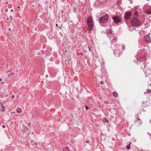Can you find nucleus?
<instances>
[{
    "instance_id": "obj_1",
    "label": "nucleus",
    "mask_w": 151,
    "mask_h": 151,
    "mask_svg": "<svg viewBox=\"0 0 151 151\" xmlns=\"http://www.w3.org/2000/svg\"><path fill=\"white\" fill-rule=\"evenodd\" d=\"M87 23L89 30L91 31L93 27V22L92 17H89L87 18Z\"/></svg>"
},
{
    "instance_id": "obj_2",
    "label": "nucleus",
    "mask_w": 151,
    "mask_h": 151,
    "mask_svg": "<svg viewBox=\"0 0 151 151\" xmlns=\"http://www.w3.org/2000/svg\"><path fill=\"white\" fill-rule=\"evenodd\" d=\"M130 22L132 25L134 26L139 27L141 24L140 21L136 17L131 19Z\"/></svg>"
},
{
    "instance_id": "obj_3",
    "label": "nucleus",
    "mask_w": 151,
    "mask_h": 151,
    "mask_svg": "<svg viewBox=\"0 0 151 151\" xmlns=\"http://www.w3.org/2000/svg\"><path fill=\"white\" fill-rule=\"evenodd\" d=\"M109 18L108 15L107 14L101 17L99 19V22L101 23H104L106 22Z\"/></svg>"
},
{
    "instance_id": "obj_4",
    "label": "nucleus",
    "mask_w": 151,
    "mask_h": 151,
    "mask_svg": "<svg viewBox=\"0 0 151 151\" xmlns=\"http://www.w3.org/2000/svg\"><path fill=\"white\" fill-rule=\"evenodd\" d=\"M132 12L130 11H126L124 14V19L126 20L129 19L132 16Z\"/></svg>"
},
{
    "instance_id": "obj_5",
    "label": "nucleus",
    "mask_w": 151,
    "mask_h": 151,
    "mask_svg": "<svg viewBox=\"0 0 151 151\" xmlns=\"http://www.w3.org/2000/svg\"><path fill=\"white\" fill-rule=\"evenodd\" d=\"M112 19L113 20L115 24H118L121 21V19L117 15L114 16L112 18Z\"/></svg>"
},
{
    "instance_id": "obj_6",
    "label": "nucleus",
    "mask_w": 151,
    "mask_h": 151,
    "mask_svg": "<svg viewBox=\"0 0 151 151\" xmlns=\"http://www.w3.org/2000/svg\"><path fill=\"white\" fill-rule=\"evenodd\" d=\"M137 64H139L141 69L142 70H145V69L147 67V64L143 62H140L139 64L137 63Z\"/></svg>"
},
{
    "instance_id": "obj_7",
    "label": "nucleus",
    "mask_w": 151,
    "mask_h": 151,
    "mask_svg": "<svg viewBox=\"0 0 151 151\" xmlns=\"http://www.w3.org/2000/svg\"><path fill=\"white\" fill-rule=\"evenodd\" d=\"M144 71L146 76H151V69L148 68L145 69V70H144Z\"/></svg>"
},
{
    "instance_id": "obj_8",
    "label": "nucleus",
    "mask_w": 151,
    "mask_h": 151,
    "mask_svg": "<svg viewBox=\"0 0 151 151\" xmlns=\"http://www.w3.org/2000/svg\"><path fill=\"white\" fill-rule=\"evenodd\" d=\"M49 72L50 73V75L52 77H55L56 76V74L55 70L52 69H51L50 70Z\"/></svg>"
},
{
    "instance_id": "obj_9",
    "label": "nucleus",
    "mask_w": 151,
    "mask_h": 151,
    "mask_svg": "<svg viewBox=\"0 0 151 151\" xmlns=\"http://www.w3.org/2000/svg\"><path fill=\"white\" fill-rule=\"evenodd\" d=\"M150 34L149 33L147 35H145L144 37L145 40L147 42H149L150 41Z\"/></svg>"
},
{
    "instance_id": "obj_10",
    "label": "nucleus",
    "mask_w": 151,
    "mask_h": 151,
    "mask_svg": "<svg viewBox=\"0 0 151 151\" xmlns=\"http://www.w3.org/2000/svg\"><path fill=\"white\" fill-rule=\"evenodd\" d=\"M119 50H114V55L116 57H118L119 56V55L118 53Z\"/></svg>"
},
{
    "instance_id": "obj_11",
    "label": "nucleus",
    "mask_w": 151,
    "mask_h": 151,
    "mask_svg": "<svg viewBox=\"0 0 151 151\" xmlns=\"http://www.w3.org/2000/svg\"><path fill=\"white\" fill-rule=\"evenodd\" d=\"M9 72H10V74H9L8 75V76L9 78L11 77L12 76H13L14 75L15 73L14 72H12V71H10V70H9L7 71L6 72V73L7 74Z\"/></svg>"
},
{
    "instance_id": "obj_12",
    "label": "nucleus",
    "mask_w": 151,
    "mask_h": 151,
    "mask_svg": "<svg viewBox=\"0 0 151 151\" xmlns=\"http://www.w3.org/2000/svg\"><path fill=\"white\" fill-rule=\"evenodd\" d=\"M102 121L104 123H106L107 124L109 123V120L107 119H106L105 117H104L102 119Z\"/></svg>"
},
{
    "instance_id": "obj_13",
    "label": "nucleus",
    "mask_w": 151,
    "mask_h": 151,
    "mask_svg": "<svg viewBox=\"0 0 151 151\" xmlns=\"http://www.w3.org/2000/svg\"><path fill=\"white\" fill-rule=\"evenodd\" d=\"M106 34H108L110 35L112 34V30L111 29H109L107 30L106 31Z\"/></svg>"
},
{
    "instance_id": "obj_14",
    "label": "nucleus",
    "mask_w": 151,
    "mask_h": 151,
    "mask_svg": "<svg viewBox=\"0 0 151 151\" xmlns=\"http://www.w3.org/2000/svg\"><path fill=\"white\" fill-rule=\"evenodd\" d=\"M17 112L20 113L22 112L21 109L19 107H18L16 110Z\"/></svg>"
},
{
    "instance_id": "obj_15",
    "label": "nucleus",
    "mask_w": 151,
    "mask_h": 151,
    "mask_svg": "<svg viewBox=\"0 0 151 151\" xmlns=\"http://www.w3.org/2000/svg\"><path fill=\"white\" fill-rule=\"evenodd\" d=\"M141 58L142 59L145 60L147 59V56L145 54H142Z\"/></svg>"
},
{
    "instance_id": "obj_16",
    "label": "nucleus",
    "mask_w": 151,
    "mask_h": 151,
    "mask_svg": "<svg viewBox=\"0 0 151 151\" xmlns=\"http://www.w3.org/2000/svg\"><path fill=\"white\" fill-rule=\"evenodd\" d=\"M113 96L115 98H116L118 96L117 93L116 92H114L113 93Z\"/></svg>"
},
{
    "instance_id": "obj_17",
    "label": "nucleus",
    "mask_w": 151,
    "mask_h": 151,
    "mask_svg": "<svg viewBox=\"0 0 151 151\" xmlns=\"http://www.w3.org/2000/svg\"><path fill=\"white\" fill-rule=\"evenodd\" d=\"M63 151H69L70 150L68 147H66L65 148H63Z\"/></svg>"
},
{
    "instance_id": "obj_18",
    "label": "nucleus",
    "mask_w": 151,
    "mask_h": 151,
    "mask_svg": "<svg viewBox=\"0 0 151 151\" xmlns=\"http://www.w3.org/2000/svg\"><path fill=\"white\" fill-rule=\"evenodd\" d=\"M147 13L149 14H151V9H148L147 11Z\"/></svg>"
},
{
    "instance_id": "obj_19",
    "label": "nucleus",
    "mask_w": 151,
    "mask_h": 151,
    "mask_svg": "<svg viewBox=\"0 0 151 151\" xmlns=\"http://www.w3.org/2000/svg\"><path fill=\"white\" fill-rule=\"evenodd\" d=\"M1 106L2 107V109L1 110V111H5V106H3L2 105V104H1Z\"/></svg>"
},
{
    "instance_id": "obj_20",
    "label": "nucleus",
    "mask_w": 151,
    "mask_h": 151,
    "mask_svg": "<svg viewBox=\"0 0 151 151\" xmlns=\"http://www.w3.org/2000/svg\"><path fill=\"white\" fill-rule=\"evenodd\" d=\"M134 15L136 16H137L139 15L138 12L137 11H135L134 13Z\"/></svg>"
},
{
    "instance_id": "obj_21",
    "label": "nucleus",
    "mask_w": 151,
    "mask_h": 151,
    "mask_svg": "<svg viewBox=\"0 0 151 151\" xmlns=\"http://www.w3.org/2000/svg\"><path fill=\"white\" fill-rule=\"evenodd\" d=\"M126 148L127 150H129L130 148V145L129 144L126 146Z\"/></svg>"
},
{
    "instance_id": "obj_22",
    "label": "nucleus",
    "mask_w": 151,
    "mask_h": 151,
    "mask_svg": "<svg viewBox=\"0 0 151 151\" xmlns=\"http://www.w3.org/2000/svg\"><path fill=\"white\" fill-rule=\"evenodd\" d=\"M85 107L86 109V110H87L88 109V108L87 105H86L85 106Z\"/></svg>"
},
{
    "instance_id": "obj_23",
    "label": "nucleus",
    "mask_w": 151,
    "mask_h": 151,
    "mask_svg": "<svg viewBox=\"0 0 151 151\" xmlns=\"http://www.w3.org/2000/svg\"><path fill=\"white\" fill-rule=\"evenodd\" d=\"M147 92L148 93H151V89H148Z\"/></svg>"
},
{
    "instance_id": "obj_24",
    "label": "nucleus",
    "mask_w": 151,
    "mask_h": 151,
    "mask_svg": "<svg viewBox=\"0 0 151 151\" xmlns=\"http://www.w3.org/2000/svg\"><path fill=\"white\" fill-rule=\"evenodd\" d=\"M100 83L101 84L103 85L104 84V81H101L100 82Z\"/></svg>"
},
{
    "instance_id": "obj_25",
    "label": "nucleus",
    "mask_w": 151,
    "mask_h": 151,
    "mask_svg": "<svg viewBox=\"0 0 151 151\" xmlns=\"http://www.w3.org/2000/svg\"><path fill=\"white\" fill-rule=\"evenodd\" d=\"M50 61H53V58H51L50 59Z\"/></svg>"
},
{
    "instance_id": "obj_26",
    "label": "nucleus",
    "mask_w": 151,
    "mask_h": 151,
    "mask_svg": "<svg viewBox=\"0 0 151 151\" xmlns=\"http://www.w3.org/2000/svg\"><path fill=\"white\" fill-rule=\"evenodd\" d=\"M2 127L3 128H5L6 127L4 125H2Z\"/></svg>"
},
{
    "instance_id": "obj_27",
    "label": "nucleus",
    "mask_w": 151,
    "mask_h": 151,
    "mask_svg": "<svg viewBox=\"0 0 151 151\" xmlns=\"http://www.w3.org/2000/svg\"><path fill=\"white\" fill-rule=\"evenodd\" d=\"M137 118L138 119V118H139V116L138 115V114H137V115L136 116Z\"/></svg>"
},
{
    "instance_id": "obj_28",
    "label": "nucleus",
    "mask_w": 151,
    "mask_h": 151,
    "mask_svg": "<svg viewBox=\"0 0 151 151\" xmlns=\"http://www.w3.org/2000/svg\"><path fill=\"white\" fill-rule=\"evenodd\" d=\"M116 39L115 38H114L112 39V41H116Z\"/></svg>"
},
{
    "instance_id": "obj_29",
    "label": "nucleus",
    "mask_w": 151,
    "mask_h": 151,
    "mask_svg": "<svg viewBox=\"0 0 151 151\" xmlns=\"http://www.w3.org/2000/svg\"><path fill=\"white\" fill-rule=\"evenodd\" d=\"M28 126H30V125H31V123L29 122L28 124Z\"/></svg>"
},
{
    "instance_id": "obj_30",
    "label": "nucleus",
    "mask_w": 151,
    "mask_h": 151,
    "mask_svg": "<svg viewBox=\"0 0 151 151\" xmlns=\"http://www.w3.org/2000/svg\"><path fill=\"white\" fill-rule=\"evenodd\" d=\"M142 123L141 122H139L138 123V125L139 126L141 125Z\"/></svg>"
},
{
    "instance_id": "obj_31",
    "label": "nucleus",
    "mask_w": 151,
    "mask_h": 151,
    "mask_svg": "<svg viewBox=\"0 0 151 151\" xmlns=\"http://www.w3.org/2000/svg\"><path fill=\"white\" fill-rule=\"evenodd\" d=\"M9 17H10V18L11 19V20H12V16L10 15L9 16Z\"/></svg>"
},
{
    "instance_id": "obj_32",
    "label": "nucleus",
    "mask_w": 151,
    "mask_h": 151,
    "mask_svg": "<svg viewBox=\"0 0 151 151\" xmlns=\"http://www.w3.org/2000/svg\"><path fill=\"white\" fill-rule=\"evenodd\" d=\"M86 142L87 143H90V141H88V140L86 141Z\"/></svg>"
},
{
    "instance_id": "obj_33",
    "label": "nucleus",
    "mask_w": 151,
    "mask_h": 151,
    "mask_svg": "<svg viewBox=\"0 0 151 151\" xmlns=\"http://www.w3.org/2000/svg\"><path fill=\"white\" fill-rule=\"evenodd\" d=\"M88 49H89V51H90V52H91V49L90 47H88Z\"/></svg>"
},
{
    "instance_id": "obj_34",
    "label": "nucleus",
    "mask_w": 151,
    "mask_h": 151,
    "mask_svg": "<svg viewBox=\"0 0 151 151\" xmlns=\"http://www.w3.org/2000/svg\"><path fill=\"white\" fill-rule=\"evenodd\" d=\"M14 96H12V99H14Z\"/></svg>"
},
{
    "instance_id": "obj_35",
    "label": "nucleus",
    "mask_w": 151,
    "mask_h": 151,
    "mask_svg": "<svg viewBox=\"0 0 151 151\" xmlns=\"http://www.w3.org/2000/svg\"><path fill=\"white\" fill-rule=\"evenodd\" d=\"M119 125H120V124H117V126H119Z\"/></svg>"
},
{
    "instance_id": "obj_36",
    "label": "nucleus",
    "mask_w": 151,
    "mask_h": 151,
    "mask_svg": "<svg viewBox=\"0 0 151 151\" xmlns=\"http://www.w3.org/2000/svg\"><path fill=\"white\" fill-rule=\"evenodd\" d=\"M8 30H9V31H10L11 30V29L10 28H9L8 29Z\"/></svg>"
},
{
    "instance_id": "obj_37",
    "label": "nucleus",
    "mask_w": 151,
    "mask_h": 151,
    "mask_svg": "<svg viewBox=\"0 0 151 151\" xmlns=\"http://www.w3.org/2000/svg\"><path fill=\"white\" fill-rule=\"evenodd\" d=\"M137 120L141 121L140 119L139 118Z\"/></svg>"
},
{
    "instance_id": "obj_38",
    "label": "nucleus",
    "mask_w": 151,
    "mask_h": 151,
    "mask_svg": "<svg viewBox=\"0 0 151 151\" xmlns=\"http://www.w3.org/2000/svg\"><path fill=\"white\" fill-rule=\"evenodd\" d=\"M137 122H138V121H135V123H137Z\"/></svg>"
},
{
    "instance_id": "obj_39",
    "label": "nucleus",
    "mask_w": 151,
    "mask_h": 151,
    "mask_svg": "<svg viewBox=\"0 0 151 151\" xmlns=\"http://www.w3.org/2000/svg\"><path fill=\"white\" fill-rule=\"evenodd\" d=\"M11 11L12 12H13L14 11V10L13 9H12V10H11Z\"/></svg>"
},
{
    "instance_id": "obj_40",
    "label": "nucleus",
    "mask_w": 151,
    "mask_h": 151,
    "mask_svg": "<svg viewBox=\"0 0 151 151\" xmlns=\"http://www.w3.org/2000/svg\"><path fill=\"white\" fill-rule=\"evenodd\" d=\"M61 27H60H60H59V28H60V29H61Z\"/></svg>"
},
{
    "instance_id": "obj_41",
    "label": "nucleus",
    "mask_w": 151,
    "mask_h": 151,
    "mask_svg": "<svg viewBox=\"0 0 151 151\" xmlns=\"http://www.w3.org/2000/svg\"><path fill=\"white\" fill-rule=\"evenodd\" d=\"M2 80V79L1 78H0V81H1Z\"/></svg>"
},
{
    "instance_id": "obj_42",
    "label": "nucleus",
    "mask_w": 151,
    "mask_h": 151,
    "mask_svg": "<svg viewBox=\"0 0 151 151\" xmlns=\"http://www.w3.org/2000/svg\"><path fill=\"white\" fill-rule=\"evenodd\" d=\"M15 113V112H12V113H11V114H12V113Z\"/></svg>"
},
{
    "instance_id": "obj_43",
    "label": "nucleus",
    "mask_w": 151,
    "mask_h": 151,
    "mask_svg": "<svg viewBox=\"0 0 151 151\" xmlns=\"http://www.w3.org/2000/svg\"><path fill=\"white\" fill-rule=\"evenodd\" d=\"M150 123L151 124V119L150 120Z\"/></svg>"
},
{
    "instance_id": "obj_44",
    "label": "nucleus",
    "mask_w": 151,
    "mask_h": 151,
    "mask_svg": "<svg viewBox=\"0 0 151 151\" xmlns=\"http://www.w3.org/2000/svg\"><path fill=\"white\" fill-rule=\"evenodd\" d=\"M6 19H7V20H8V19H9V18H6Z\"/></svg>"
},
{
    "instance_id": "obj_45",
    "label": "nucleus",
    "mask_w": 151,
    "mask_h": 151,
    "mask_svg": "<svg viewBox=\"0 0 151 151\" xmlns=\"http://www.w3.org/2000/svg\"><path fill=\"white\" fill-rule=\"evenodd\" d=\"M7 96H7V95H6L5 96H6V97H7Z\"/></svg>"
},
{
    "instance_id": "obj_46",
    "label": "nucleus",
    "mask_w": 151,
    "mask_h": 151,
    "mask_svg": "<svg viewBox=\"0 0 151 151\" xmlns=\"http://www.w3.org/2000/svg\"><path fill=\"white\" fill-rule=\"evenodd\" d=\"M146 93V92H145V93H144L145 94Z\"/></svg>"
},
{
    "instance_id": "obj_47",
    "label": "nucleus",
    "mask_w": 151,
    "mask_h": 151,
    "mask_svg": "<svg viewBox=\"0 0 151 151\" xmlns=\"http://www.w3.org/2000/svg\"><path fill=\"white\" fill-rule=\"evenodd\" d=\"M27 130H29V129H28L27 128Z\"/></svg>"
},
{
    "instance_id": "obj_48",
    "label": "nucleus",
    "mask_w": 151,
    "mask_h": 151,
    "mask_svg": "<svg viewBox=\"0 0 151 151\" xmlns=\"http://www.w3.org/2000/svg\"><path fill=\"white\" fill-rule=\"evenodd\" d=\"M32 134H34V132H32Z\"/></svg>"
},
{
    "instance_id": "obj_49",
    "label": "nucleus",
    "mask_w": 151,
    "mask_h": 151,
    "mask_svg": "<svg viewBox=\"0 0 151 151\" xmlns=\"http://www.w3.org/2000/svg\"><path fill=\"white\" fill-rule=\"evenodd\" d=\"M58 26V25L57 24H56V26Z\"/></svg>"
},
{
    "instance_id": "obj_50",
    "label": "nucleus",
    "mask_w": 151,
    "mask_h": 151,
    "mask_svg": "<svg viewBox=\"0 0 151 151\" xmlns=\"http://www.w3.org/2000/svg\"><path fill=\"white\" fill-rule=\"evenodd\" d=\"M65 61H67V60H65Z\"/></svg>"
},
{
    "instance_id": "obj_51",
    "label": "nucleus",
    "mask_w": 151,
    "mask_h": 151,
    "mask_svg": "<svg viewBox=\"0 0 151 151\" xmlns=\"http://www.w3.org/2000/svg\"><path fill=\"white\" fill-rule=\"evenodd\" d=\"M2 83L3 84V83H4V82H3V83Z\"/></svg>"
},
{
    "instance_id": "obj_52",
    "label": "nucleus",
    "mask_w": 151,
    "mask_h": 151,
    "mask_svg": "<svg viewBox=\"0 0 151 151\" xmlns=\"http://www.w3.org/2000/svg\"><path fill=\"white\" fill-rule=\"evenodd\" d=\"M129 1H131V0H128Z\"/></svg>"
},
{
    "instance_id": "obj_53",
    "label": "nucleus",
    "mask_w": 151,
    "mask_h": 151,
    "mask_svg": "<svg viewBox=\"0 0 151 151\" xmlns=\"http://www.w3.org/2000/svg\"><path fill=\"white\" fill-rule=\"evenodd\" d=\"M150 139H151V136H150Z\"/></svg>"
}]
</instances>
